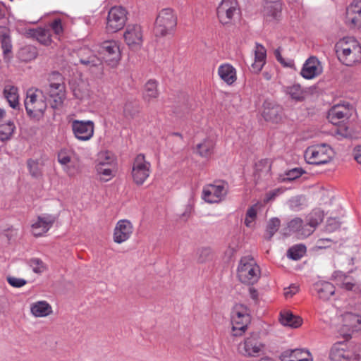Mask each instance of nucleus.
Returning <instances> with one entry per match:
<instances>
[{"label":"nucleus","mask_w":361,"mask_h":361,"mask_svg":"<svg viewBox=\"0 0 361 361\" xmlns=\"http://www.w3.org/2000/svg\"><path fill=\"white\" fill-rule=\"evenodd\" d=\"M123 113L126 117H133L138 113V106L136 102L128 101L123 106Z\"/></svg>","instance_id":"49"},{"label":"nucleus","mask_w":361,"mask_h":361,"mask_svg":"<svg viewBox=\"0 0 361 361\" xmlns=\"http://www.w3.org/2000/svg\"><path fill=\"white\" fill-rule=\"evenodd\" d=\"M323 72V65L316 56L309 57L303 63L300 75L306 80H312L319 76Z\"/></svg>","instance_id":"17"},{"label":"nucleus","mask_w":361,"mask_h":361,"mask_svg":"<svg viewBox=\"0 0 361 361\" xmlns=\"http://www.w3.org/2000/svg\"><path fill=\"white\" fill-rule=\"evenodd\" d=\"M249 296L252 298L255 302H257L259 298L258 291L252 287L249 288Z\"/></svg>","instance_id":"60"},{"label":"nucleus","mask_w":361,"mask_h":361,"mask_svg":"<svg viewBox=\"0 0 361 361\" xmlns=\"http://www.w3.org/2000/svg\"><path fill=\"white\" fill-rule=\"evenodd\" d=\"M281 4L279 1L267 2L264 7V13L267 17L276 18L281 11Z\"/></svg>","instance_id":"36"},{"label":"nucleus","mask_w":361,"mask_h":361,"mask_svg":"<svg viewBox=\"0 0 361 361\" xmlns=\"http://www.w3.org/2000/svg\"><path fill=\"white\" fill-rule=\"evenodd\" d=\"M143 99L147 102H150L159 95L158 90V82L155 80H149L144 85Z\"/></svg>","instance_id":"31"},{"label":"nucleus","mask_w":361,"mask_h":361,"mask_svg":"<svg viewBox=\"0 0 361 361\" xmlns=\"http://www.w3.org/2000/svg\"><path fill=\"white\" fill-rule=\"evenodd\" d=\"M78 158L77 154L72 150L63 149L58 154V161L63 166Z\"/></svg>","instance_id":"38"},{"label":"nucleus","mask_w":361,"mask_h":361,"mask_svg":"<svg viewBox=\"0 0 361 361\" xmlns=\"http://www.w3.org/2000/svg\"><path fill=\"white\" fill-rule=\"evenodd\" d=\"M262 116L267 121L278 123L283 117V108L274 102L266 101L263 104Z\"/></svg>","instance_id":"23"},{"label":"nucleus","mask_w":361,"mask_h":361,"mask_svg":"<svg viewBox=\"0 0 361 361\" xmlns=\"http://www.w3.org/2000/svg\"><path fill=\"white\" fill-rule=\"evenodd\" d=\"M303 173V171L300 168H295L290 171H288L286 173V179L292 180H295L302 176Z\"/></svg>","instance_id":"55"},{"label":"nucleus","mask_w":361,"mask_h":361,"mask_svg":"<svg viewBox=\"0 0 361 361\" xmlns=\"http://www.w3.org/2000/svg\"><path fill=\"white\" fill-rule=\"evenodd\" d=\"M214 253L209 247H202L197 251V261L205 263L213 259Z\"/></svg>","instance_id":"45"},{"label":"nucleus","mask_w":361,"mask_h":361,"mask_svg":"<svg viewBox=\"0 0 361 361\" xmlns=\"http://www.w3.org/2000/svg\"><path fill=\"white\" fill-rule=\"evenodd\" d=\"M103 60L111 67H116L121 59L119 42L116 40H106L99 45L98 50Z\"/></svg>","instance_id":"12"},{"label":"nucleus","mask_w":361,"mask_h":361,"mask_svg":"<svg viewBox=\"0 0 361 361\" xmlns=\"http://www.w3.org/2000/svg\"><path fill=\"white\" fill-rule=\"evenodd\" d=\"M81 63L90 67L97 66L102 63L100 58L94 54L87 56H82L80 59Z\"/></svg>","instance_id":"51"},{"label":"nucleus","mask_w":361,"mask_h":361,"mask_svg":"<svg viewBox=\"0 0 361 361\" xmlns=\"http://www.w3.org/2000/svg\"><path fill=\"white\" fill-rule=\"evenodd\" d=\"M322 221L319 215L315 219H311L310 222L304 224L300 218H295L290 221L286 228V234L295 233L298 238H306L311 235L315 227Z\"/></svg>","instance_id":"11"},{"label":"nucleus","mask_w":361,"mask_h":361,"mask_svg":"<svg viewBox=\"0 0 361 361\" xmlns=\"http://www.w3.org/2000/svg\"><path fill=\"white\" fill-rule=\"evenodd\" d=\"M0 39L1 43V48L3 49V53L6 56L8 54L11 52L12 44L10 36L7 32L0 33Z\"/></svg>","instance_id":"48"},{"label":"nucleus","mask_w":361,"mask_h":361,"mask_svg":"<svg viewBox=\"0 0 361 361\" xmlns=\"http://www.w3.org/2000/svg\"><path fill=\"white\" fill-rule=\"evenodd\" d=\"M63 171L69 176L73 177L80 172V164L79 158L63 166Z\"/></svg>","instance_id":"42"},{"label":"nucleus","mask_w":361,"mask_h":361,"mask_svg":"<svg viewBox=\"0 0 361 361\" xmlns=\"http://www.w3.org/2000/svg\"><path fill=\"white\" fill-rule=\"evenodd\" d=\"M126 11L121 6L112 7L109 11L106 23V31L115 33L121 30L126 22Z\"/></svg>","instance_id":"14"},{"label":"nucleus","mask_w":361,"mask_h":361,"mask_svg":"<svg viewBox=\"0 0 361 361\" xmlns=\"http://www.w3.org/2000/svg\"><path fill=\"white\" fill-rule=\"evenodd\" d=\"M56 221V217L51 214H42L31 224V232L35 236H42L46 233Z\"/></svg>","instance_id":"19"},{"label":"nucleus","mask_w":361,"mask_h":361,"mask_svg":"<svg viewBox=\"0 0 361 361\" xmlns=\"http://www.w3.org/2000/svg\"><path fill=\"white\" fill-rule=\"evenodd\" d=\"M331 240L329 238H321L317 242V246L322 249L330 246Z\"/></svg>","instance_id":"58"},{"label":"nucleus","mask_w":361,"mask_h":361,"mask_svg":"<svg viewBox=\"0 0 361 361\" xmlns=\"http://www.w3.org/2000/svg\"><path fill=\"white\" fill-rule=\"evenodd\" d=\"M280 323L284 326L290 328H298L302 324L301 317L294 315L290 311H283L280 313L279 317Z\"/></svg>","instance_id":"30"},{"label":"nucleus","mask_w":361,"mask_h":361,"mask_svg":"<svg viewBox=\"0 0 361 361\" xmlns=\"http://www.w3.org/2000/svg\"><path fill=\"white\" fill-rule=\"evenodd\" d=\"M286 92L292 99L295 101H302L307 95V91L299 84H293L286 87Z\"/></svg>","instance_id":"34"},{"label":"nucleus","mask_w":361,"mask_h":361,"mask_svg":"<svg viewBox=\"0 0 361 361\" xmlns=\"http://www.w3.org/2000/svg\"><path fill=\"white\" fill-rule=\"evenodd\" d=\"M71 127L75 137L80 141H89L94 133V123L90 120H73Z\"/></svg>","instance_id":"15"},{"label":"nucleus","mask_w":361,"mask_h":361,"mask_svg":"<svg viewBox=\"0 0 361 361\" xmlns=\"http://www.w3.org/2000/svg\"><path fill=\"white\" fill-rule=\"evenodd\" d=\"M6 280L8 284L14 288H21L27 283L26 280L15 276H8Z\"/></svg>","instance_id":"53"},{"label":"nucleus","mask_w":361,"mask_h":361,"mask_svg":"<svg viewBox=\"0 0 361 361\" xmlns=\"http://www.w3.org/2000/svg\"><path fill=\"white\" fill-rule=\"evenodd\" d=\"M314 288L319 298L323 300H329L335 293L334 285L327 281H319L315 283Z\"/></svg>","instance_id":"29"},{"label":"nucleus","mask_w":361,"mask_h":361,"mask_svg":"<svg viewBox=\"0 0 361 361\" xmlns=\"http://www.w3.org/2000/svg\"><path fill=\"white\" fill-rule=\"evenodd\" d=\"M30 314L34 317H47L53 313L51 305L46 300H38L30 305Z\"/></svg>","instance_id":"27"},{"label":"nucleus","mask_w":361,"mask_h":361,"mask_svg":"<svg viewBox=\"0 0 361 361\" xmlns=\"http://www.w3.org/2000/svg\"><path fill=\"white\" fill-rule=\"evenodd\" d=\"M259 361H274V360L269 357H262V358L259 359Z\"/></svg>","instance_id":"64"},{"label":"nucleus","mask_w":361,"mask_h":361,"mask_svg":"<svg viewBox=\"0 0 361 361\" xmlns=\"http://www.w3.org/2000/svg\"><path fill=\"white\" fill-rule=\"evenodd\" d=\"M29 266L32 271L37 274H41L47 271V264L39 258H32L29 261Z\"/></svg>","instance_id":"44"},{"label":"nucleus","mask_w":361,"mask_h":361,"mask_svg":"<svg viewBox=\"0 0 361 361\" xmlns=\"http://www.w3.org/2000/svg\"><path fill=\"white\" fill-rule=\"evenodd\" d=\"M48 93L51 106L54 109L62 106L66 98V87L62 82H53L49 85Z\"/></svg>","instance_id":"22"},{"label":"nucleus","mask_w":361,"mask_h":361,"mask_svg":"<svg viewBox=\"0 0 361 361\" xmlns=\"http://www.w3.org/2000/svg\"><path fill=\"white\" fill-rule=\"evenodd\" d=\"M238 352L245 357H257L265 352V344L257 335L246 337L238 345Z\"/></svg>","instance_id":"9"},{"label":"nucleus","mask_w":361,"mask_h":361,"mask_svg":"<svg viewBox=\"0 0 361 361\" xmlns=\"http://www.w3.org/2000/svg\"><path fill=\"white\" fill-rule=\"evenodd\" d=\"M6 114L5 111L3 109L0 108V120L2 119Z\"/></svg>","instance_id":"61"},{"label":"nucleus","mask_w":361,"mask_h":361,"mask_svg":"<svg viewBox=\"0 0 361 361\" xmlns=\"http://www.w3.org/2000/svg\"><path fill=\"white\" fill-rule=\"evenodd\" d=\"M339 286L347 290H353L358 288L355 281L349 276L341 275L337 278Z\"/></svg>","instance_id":"41"},{"label":"nucleus","mask_w":361,"mask_h":361,"mask_svg":"<svg viewBox=\"0 0 361 361\" xmlns=\"http://www.w3.org/2000/svg\"><path fill=\"white\" fill-rule=\"evenodd\" d=\"M345 23L351 28L361 27V0H353L347 7Z\"/></svg>","instance_id":"20"},{"label":"nucleus","mask_w":361,"mask_h":361,"mask_svg":"<svg viewBox=\"0 0 361 361\" xmlns=\"http://www.w3.org/2000/svg\"><path fill=\"white\" fill-rule=\"evenodd\" d=\"M237 276L243 283L255 284L260 279V267L252 257H243L238 262Z\"/></svg>","instance_id":"5"},{"label":"nucleus","mask_w":361,"mask_h":361,"mask_svg":"<svg viewBox=\"0 0 361 361\" xmlns=\"http://www.w3.org/2000/svg\"><path fill=\"white\" fill-rule=\"evenodd\" d=\"M133 232V224L128 219H121L114 229L113 240L116 243L121 244L130 239Z\"/></svg>","instance_id":"18"},{"label":"nucleus","mask_w":361,"mask_h":361,"mask_svg":"<svg viewBox=\"0 0 361 361\" xmlns=\"http://www.w3.org/2000/svg\"><path fill=\"white\" fill-rule=\"evenodd\" d=\"M250 322L249 309L244 305L236 304L231 312L232 336H242L246 331Z\"/></svg>","instance_id":"6"},{"label":"nucleus","mask_w":361,"mask_h":361,"mask_svg":"<svg viewBox=\"0 0 361 361\" xmlns=\"http://www.w3.org/2000/svg\"><path fill=\"white\" fill-rule=\"evenodd\" d=\"M227 186L224 182L217 181L208 184L203 188L202 199L208 203L214 204L221 202L227 194Z\"/></svg>","instance_id":"13"},{"label":"nucleus","mask_w":361,"mask_h":361,"mask_svg":"<svg viewBox=\"0 0 361 361\" xmlns=\"http://www.w3.org/2000/svg\"><path fill=\"white\" fill-rule=\"evenodd\" d=\"M305 246L302 245H298L288 250V256L293 259L298 260L305 255Z\"/></svg>","instance_id":"47"},{"label":"nucleus","mask_w":361,"mask_h":361,"mask_svg":"<svg viewBox=\"0 0 361 361\" xmlns=\"http://www.w3.org/2000/svg\"><path fill=\"white\" fill-rule=\"evenodd\" d=\"M353 112V109L347 105H336L329 111L328 118L334 123L337 124L341 121L348 119Z\"/></svg>","instance_id":"26"},{"label":"nucleus","mask_w":361,"mask_h":361,"mask_svg":"<svg viewBox=\"0 0 361 361\" xmlns=\"http://www.w3.org/2000/svg\"><path fill=\"white\" fill-rule=\"evenodd\" d=\"M116 166L97 164L96 169L99 178L103 181H109L113 178L116 173Z\"/></svg>","instance_id":"35"},{"label":"nucleus","mask_w":361,"mask_h":361,"mask_svg":"<svg viewBox=\"0 0 361 361\" xmlns=\"http://www.w3.org/2000/svg\"><path fill=\"white\" fill-rule=\"evenodd\" d=\"M355 159L361 164V145L357 146L353 149Z\"/></svg>","instance_id":"59"},{"label":"nucleus","mask_w":361,"mask_h":361,"mask_svg":"<svg viewBox=\"0 0 361 361\" xmlns=\"http://www.w3.org/2000/svg\"><path fill=\"white\" fill-rule=\"evenodd\" d=\"M340 61L346 66H353L361 61V46L354 37H345L336 45Z\"/></svg>","instance_id":"2"},{"label":"nucleus","mask_w":361,"mask_h":361,"mask_svg":"<svg viewBox=\"0 0 361 361\" xmlns=\"http://www.w3.org/2000/svg\"><path fill=\"white\" fill-rule=\"evenodd\" d=\"M331 361H361V343H334L329 352Z\"/></svg>","instance_id":"3"},{"label":"nucleus","mask_w":361,"mask_h":361,"mask_svg":"<svg viewBox=\"0 0 361 361\" xmlns=\"http://www.w3.org/2000/svg\"><path fill=\"white\" fill-rule=\"evenodd\" d=\"M334 326L341 336L348 338L353 332L361 331V314L351 312H343L336 317Z\"/></svg>","instance_id":"4"},{"label":"nucleus","mask_w":361,"mask_h":361,"mask_svg":"<svg viewBox=\"0 0 361 361\" xmlns=\"http://www.w3.org/2000/svg\"><path fill=\"white\" fill-rule=\"evenodd\" d=\"M305 159L310 164L322 165L329 163L334 156L333 149L326 144H320L307 147Z\"/></svg>","instance_id":"8"},{"label":"nucleus","mask_w":361,"mask_h":361,"mask_svg":"<svg viewBox=\"0 0 361 361\" xmlns=\"http://www.w3.org/2000/svg\"><path fill=\"white\" fill-rule=\"evenodd\" d=\"M34 35L44 45H49L51 42V35L47 30L38 28L35 31Z\"/></svg>","instance_id":"43"},{"label":"nucleus","mask_w":361,"mask_h":361,"mask_svg":"<svg viewBox=\"0 0 361 361\" xmlns=\"http://www.w3.org/2000/svg\"><path fill=\"white\" fill-rule=\"evenodd\" d=\"M254 59L250 65V71L254 73H259L266 63L267 50L264 46L257 43L253 50Z\"/></svg>","instance_id":"25"},{"label":"nucleus","mask_w":361,"mask_h":361,"mask_svg":"<svg viewBox=\"0 0 361 361\" xmlns=\"http://www.w3.org/2000/svg\"><path fill=\"white\" fill-rule=\"evenodd\" d=\"M16 129L14 123L9 121L0 126V140L6 141L11 139Z\"/></svg>","instance_id":"40"},{"label":"nucleus","mask_w":361,"mask_h":361,"mask_svg":"<svg viewBox=\"0 0 361 361\" xmlns=\"http://www.w3.org/2000/svg\"><path fill=\"white\" fill-rule=\"evenodd\" d=\"M4 94L11 108L14 109L19 108V94L17 87L9 85L5 86Z\"/></svg>","instance_id":"33"},{"label":"nucleus","mask_w":361,"mask_h":361,"mask_svg":"<svg viewBox=\"0 0 361 361\" xmlns=\"http://www.w3.org/2000/svg\"><path fill=\"white\" fill-rule=\"evenodd\" d=\"M263 75L264 77L267 79V80H270L271 79V76L269 75V74L268 73H263Z\"/></svg>","instance_id":"63"},{"label":"nucleus","mask_w":361,"mask_h":361,"mask_svg":"<svg viewBox=\"0 0 361 361\" xmlns=\"http://www.w3.org/2000/svg\"><path fill=\"white\" fill-rule=\"evenodd\" d=\"M97 164L116 166V156L111 152L102 151L98 154Z\"/></svg>","instance_id":"39"},{"label":"nucleus","mask_w":361,"mask_h":361,"mask_svg":"<svg viewBox=\"0 0 361 361\" xmlns=\"http://www.w3.org/2000/svg\"><path fill=\"white\" fill-rule=\"evenodd\" d=\"M238 4L235 0H221L217 7V16L222 24L228 23L236 13Z\"/></svg>","instance_id":"21"},{"label":"nucleus","mask_w":361,"mask_h":361,"mask_svg":"<svg viewBox=\"0 0 361 361\" xmlns=\"http://www.w3.org/2000/svg\"><path fill=\"white\" fill-rule=\"evenodd\" d=\"M298 286L295 284H292L289 287L284 288L283 295L286 299L291 298L298 292Z\"/></svg>","instance_id":"56"},{"label":"nucleus","mask_w":361,"mask_h":361,"mask_svg":"<svg viewBox=\"0 0 361 361\" xmlns=\"http://www.w3.org/2000/svg\"><path fill=\"white\" fill-rule=\"evenodd\" d=\"M259 209V205L258 204H254L247 209L244 221L245 225L247 228H254Z\"/></svg>","instance_id":"37"},{"label":"nucleus","mask_w":361,"mask_h":361,"mask_svg":"<svg viewBox=\"0 0 361 361\" xmlns=\"http://www.w3.org/2000/svg\"><path fill=\"white\" fill-rule=\"evenodd\" d=\"M219 78L227 85H233L237 80L236 69L230 63H225L218 68Z\"/></svg>","instance_id":"28"},{"label":"nucleus","mask_w":361,"mask_h":361,"mask_svg":"<svg viewBox=\"0 0 361 361\" xmlns=\"http://www.w3.org/2000/svg\"><path fill=\"white\" fill-rule=\"evenodd\" d=\"M281 361H313L311 353L306 349L287 350L280 355Z\"/></svg>","instance_id":"24"},{"label":"nucleus","mask_w":361,"mask_h":361,"mask_svg":"<svg viewBox=\"0 0 361 361\" xmlns=\"http://www.w3.org/2000/svg\"><path fill=\"white\" fill-rule=\"evenodd\" d=\"M280 226V221L279 219H271L267 226L266 237L270 239L274 233L278 231Z\"/></svg>","instance_id":"50"},{"label":"nucleus","mask_w":361,"mask_h":361,"mask_svg":"<svg viewBox=\"0 0 361 361\" xmlns=\"http://www.w3.org/2000/svg\"><path fill=\"white\" fill-rule=\"evenodd\" d=\"M123 39L130 49H139L143 43V31L141 26L137 24L128 25L123 32Z\"/></svg>","instance_id":"16"},{"label":"nucleus","mask_w":361,"mask_h":361,"mask_svg":"<svg viewBox=\"0 0 361 361\" xmlns=\"http://www.w3.org/2000/svg\"><path fill=\"white\" fill-rule=\"evenodd\" d=\"M50 27L56 35H61L63 32V27L61 19H55L50 24Z\"/></svg>","instance_id":"54"},{"label":"nucleus","mask_w":361,"mask_h":361,"mask_svg":"<svg viewBox=\"0 0 361 361\" xmlns=\"http://www.w3.org/2000/svg\"><path fill=\"white\" fill-rule=\"evenodd\" d=\"M27 166L30 174L32 177L37 178L41 175V171L37 161L28 159L27 161Z\"/></svg>","instance_id":"52"},{"label":"nucleus","mask_w":361,"mask_h":361,"mask_svg":"<svg viewBox=\"0 0 361 361\" xmlns=\"http://www.w3.org/2000/svg\"><path fill=\"white\" fill-rule=\"evenodd\" d=\"M276 58H277L279 61H280L281 63H283L281 56H280V54H279L278 51L276 52Z\"/></svg>","instance_id":"62"},{"label":"nucleus","mask_w":361,"mask_h":361,"mask_svg":"<svg viewBox=\"0 0 361 361\" xmlns=\"http://www.w3.org/2000/svg\"><path fill=\"white\" fill-rule=\"evenodd\" d=\"M177 25V16L173 10L164 8L159 13L154 25L157 36L164 37L171 35Z\"/></svg>","instance_id":"7"},{"label":"nucleus","mask_w":361,"mask_h":361,"mask_svg":"<svg viewBox=\"0 0 361 361\" xmlns=\"http://www.w3.org/2000/svg\"><path fill=\"white\" fill-rule=\"evenodd\" d=\"M74 96L81 101L87 100L90 97V90L87 85H82L75 88Z\"/></svg>","instance_id":"46"},{"label":"nucleus","mask_w":361,"mask_h":361,"mask_svg":"<svg viewBox=\"0 0 361 361\" xmlns=\"http://www.w3.org/2000/svg\"><path fill=\"white\" fill-rule=\"evenodd\" d=\"M24 106L27 115L32 120L39 121L47 108L45 95L39 89L30 88L26 92Z\"/></svg>","instance_id":"1"},{"label":"nucleus","mask_w":361,"mask_h":361,"mask_svg":"<svg viewBox=\"0 0 361 361\" xmlns=\"http://www.w3.org/2000/svg\"><path fill=\"white\" fill-rule=\"evenodd\" d=\"M285 191V189L283 188H276L273 190L269 191L266 196V201H270L274 200L276 197L280 195Z\"/></svg>","instance_id":"57"},{"label":"nucleus","mask_w":361,"mask_h":361,"mask_svg":"<svg viewBox=\"0 0 361 361\" xmlns=\"http://www.w3.org/2000/svg\"><path fill=\"white\" fill-rule=\"evenodd\" d=\"M214 140L207 137L196 145V152L202 157H209L214 152Z\"/></svg>","instance_id":"32"},{"label":"nucleus","mask_w":361,"mask_h":361,"mask_svg":"<svg viewBox=\"0 0 361 361\" xmlns=\"http://www.w3.org/2000/svg\"><path fill=\"white\" fill-rule=\"evenodd\" d=\"M151 173V164L142 154L137 155L132 162L131 178L137 185H142Z\"/></svg>","instance_id":"10"}]
</instances>
